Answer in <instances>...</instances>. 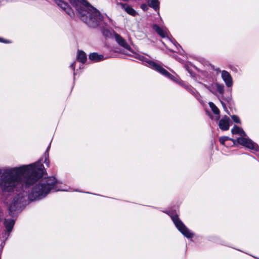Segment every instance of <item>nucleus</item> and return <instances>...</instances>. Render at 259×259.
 <instances>
[{
	"label": "nucleus",
	"mask_w": 259,
	"mask_h": 259,
	"mask_svg": "<svg viewBox=\"0 0 259 259\" xmlns=\"http://www.w3.org/2000/svg\"><path fill=\"white\" fill-rule=\"evenodd\" d=\"M44 165L38 161L29 165L6 169L1 174L0 186L4 191L10 192L19 184L29 187L44 175Z\"/></svg>",
	"instance_id": "1"
},
{
	"label": "nucleus",
	"mask_w": 259,
	"mask_h": 259,
	"mask_svg": "<svg viewBox=\"0 0 259 259\" xmlns=\"http://www.w3.org/2000/svg\"><path fill=\"white\" fill-rule=\"evenodd\" d=\"M77 17L91 28L109 26L112 25V19L106 15L103 16L100 11L89 3L84 8L79 9Z\"/></svg>",
	"instance_id": "2"
},
{
	"label": "nucleus",
	"mask_w": 259,
	"mask_h": 259,
	"mask_svg": "<svg viewBox=\"0 0 259 259\" xmlns=\"http://www.w3.org/2000/svg\"><path fill=\"white\" fill-rule=\"evenodd\" d=\"M56 181L54 177L41 180L32 190L34 198H39L45 196L56 184Z\"/></svg>",
	"instance_id": "3"
},
{
	"label": "nucleus",
	"mask_w": 259,
	"mask_h": 259,
	"mask_svg": "<svg viewBox=\"0 0 259 259\" xmlns=\"http://www.w3.org/2000/svg\"><path fill=\"white\" fill-rule=\"evenodd\" d=\"M139 59L143 62L147 63L151 68L157 71L162 75L174 81H177L176 78L172 74H171L170 73H169L164 68H163L160 65L156 63V62L153 61L149 60V59L143 56H140Z\"/></svg>",
	"instance_id": "4"
},
{
	"label": "nucleus",
	"mask_w": 259,
	"mask_h": 259,
	"mask_svg": "<svg viewBox=\"0 0 259 259\" xmlns=\"http://www.w3.org/2000/svg\"><path fill=\"white\" fill-rule=\"evenodd\" d=\"M172 220L177 228L187 238H191L193 236V234L190 232L182 221L180 220L178 215L173 216Z\"/></svg>",
	"instance_id": "5"
},
{
	"label": "nucleus",
	"mask_w": 259,
	"mask_h": 259,
	"mask_svg": "<svg viewBox=\"0 0 259 259\" xmlns=\"http://www.w3.org/2000/svg\"><path fill=\"white\" fill-rule=\"evenodd\" d=\"M24 197L22 194H19L13 199L12 203L9 207V214L13 215L14 212L21 207V204L24 202Z\"/></svg>",
	"instance_id": "6"
},
{
	"label": "nucleus",
	"mask_w": 259,
	"mask_h": 259,
	"mask_svg": "<svg viewBox=\"0 0 259 259\" xmlns=\"http://www.w3.org/2000/svg\"><path fill=\"white\" fill-rule=\"evenodd\" d=\"M56 4L63 10L70 17H73L74 13L68 4L62 0H55Z\"/></svg>",
	"instance_id": "7"
},
{
	"label": "nucleus",
	"mask_w": 259,
	"mask_h": 259,
	"mask_svg": "<svg viewBox=\"0 0 259 259\" xmlns=\"http://www.w3.org/2000/svg\"><path fill=\"white\" fill-rule=\"evenodd\" d=\"M237 143L240 145L245 146L249 149H254L255 144L250 140L246 138L245 137H241L237 139Z\"/></svg>",
	"instance_id": "8"
},
{
	"label": "nucleus",
	"mask_w": 259,
	"mask_h": 259,
	"mask_svg": "<svg viewBox=\"0 0 259 259\" xmlns=\"http://www.w3.org/2000/svg\"><path fill=\"white\" fill-rule=\"evenodd\" d=\"M232 121L229 117L225 115L221 119L219 122V126L222 131H227L229 130Z\"/></svg>",
	"instance_id": "9"
},
{
	"label": "nucleus",
	"mask_w": 259,
	"mask_h": 259,
	"mask_svg": "<svg viewBox=\"0 0 259 259\" xmlns=\"http://www.w3.org/2000/svg\"><path fill=\"white\" fill-rule=\"evenodd\" d=\"M69 1L71 5L75 9L76 15L78 13L80 8L83 9L84 7L89 3L85 0H69Z\"/></svg>",
	"instance_id": "10"
},
{
	"label": "nucleus",
	"mask_w": 259,
	"mask_h": 259,
	"mask_svg": "<svg viewBox=\"0 0 259 259\" xmlns=\"http://www.w3.org/2000/svg\"><path fill=\"white\" fill-rule=\"evenodd\" d=\"M113 38L115 39V40L119 45L126 49V50H130L131 47L129 46V45L127 43L126 40L119 34H118L116 32H114Z\"/></svg>",
	"instance_id": "11"
},
{
	"label": "nucleus",
	"mask_w": 259,
	"mask_h": 259,
	"mask_svg": "<svg viewBox=\"0 0 259 259\" xmlns=\"http://www.w3.org/2000/svg\"><path fill=\"white\" fill-rule=\"evenodd\" d=\"M222 78L227 87H231L233 84V80L230 74L226 70L222 71Z\"/></svg>",
	"instance_id": "12"
},
{
	"label": "nucleus",
	"mask_w": 259,
	"mask_h": 259,
	"mask_svg": "<svg viewBox=\"0 0 259 259\" xmlns=\"http://www.w3.org/2000/svg\"><path fill=\"white\" fill-rule=\"evenodd\" d=\"M117 4L119 5L121 7L122 9L124 10V11L127 14H128L133 16H135L136 15L137 13H136V11L134 9H133L131 7H130L129 5H128L126 4H123V3H118V2H117Z\"/></svg>",
	"instance_id": "13"
},
{
	"label": "nucleus",
	"mask_w": 259,
	"mask_h": 259,
	"mask_svg": "<svg viewBox=\"0 0 259 259\" xmlns=\"http://www.w3.org/2000/svg\"><path fill=\"white\" fill-rule=\"evenodd\" d=\"M106 26H103V27H99L101 28L103 35L106 38H110L114 37V32H115L113 30H110L106 28Z\"/></svg>",
	"instance_id": "14"
},
{
	"label": "nucleus",
	"mask_w": 259,
	"mask_h": 259,
	"mask_svg": "<svg viewBox=\"0 0 259 259\" xmlns=\"http://www.w3.org/2000/svg\"><path fill=\"white\" fill-rule=\"evenodd\" d=\"M153 29L161 37H165L167 35L166 30L160 28L158 25L154 24L152 26Z\"/></svg>",
	"instance_id": "15"
},
{
	"label": "nucleus",
	"mask_w": 259,
	"mask_h": 259,
	"mask_svg": "<svg viewBox=\"0 0 259 259\" xmlns=\"http://www.w3.org/2000/svg\"><path fill=\"white\" fill-rule=\"evenodd\" d=\"M89 59L95 62H98L104 60V57L103 55H99L97 53H91L89 55Z\"/></svg>",
	"instance_id": "16"
},
{
	"label": "nucleus",
	"mask_w": 259,
	"mask_h": 259,
	"mask_svg": "<svg viewBox=\"0 0 259 259\" xmlns=\"http://www.w3.org/2000/svg\"><path fill=\"white\" fill-rule=\"evenodd\" d=\"M148 6L152 8L155 11H159V3L158 0H147Z\"/></svg>",
	"instance_id": "17"
},
{
	"label": "nucleus",
	"mask_w": 259,
	"mask_h": 259,
	"mask_svg": "<svg viewBox=\"0 0 259 259\" xmlns=\"http://www.w3.org/2000/svg\"><path fill=\"white\" fill-rule=\"evenodd\" d=\"M15 222L13 220H6L5 221V225L7 231L8 232V235L9 233L11 232L13 229V226L14 225Z\"/></svg>",
	"instance_id": "18"
},
{
	"label": "nucleus",
	"mask_w": 259,
	"mask_h": 259,
	"mask_svg": "<svg viewBox=\"0 0 259 259\" xmlns=\"http://www.w3.org/2000/svg\"><path fill=\"white\" fill-rule=\"evenodd\" d=\"M184 87L192 95H194L195 97L199 101H200V95L199 94L195 91L194 89L191 88L190 87H189L188 85L187 84H184Z\"/></svg>",
	"instance_id": "19"
},
{
	"label": "nucleus",
	"mask_w": 259,
	"mask_h": 259,
	"mask_svg": "<svg viewBox=\"0 0 259 259\" xmlns=\"http://www.w3.org/2000/svg\"><path fill=\"white\" fill-rule=\"evenodd\" d=\"M87 59L86 54L82 51H78L77 55V60L82 63H84Z\"/></svg>",
	"instance_id": "20"
},
{
	"label": "nucleus",
	"mask_w": 259,
	"mask_h": 259,
	"mask_svg": "<svg viewBox=\"0 0 259 259\" xmlns=\"http://www.w3.org/2000/svg\"><path fill=\"white\" fill-rule=\"evenodd\" d=\"M231 132L233 134H238L241 137H245L246 134L244 131L238 126H234L232 129Z\"/></svg>",
	"instance_id": "21"
},
{
	"label": "nucleus",
	"mask_w": 259,
	"mask_h": 259,
	"mask_svg": "<svg viewBox=\"0 0 259 259\" xmlns=\"http://www.w3.org/2000/svg\"><path fill=\"white\" fill-rule=\"evenodd\" d=\"M215 93L218 92L220 94L222 95L224 91V85L223 84L214 83Z\"/></svg>",
	"instance_id": "22"
},
{
	"label": "nucleus",
	"mask_w": 259,
	"mask_h": 259,
	"mask_svg": "<svg viewBox=\"0 0 259 259\" xmlns=\"http://www.w3.org/2000/svg\"><path fill=\"white\" fill-rule=\"evenodd\" d=\"M209 107L211 108L213 113H220L219 109L218 107L214 105V104L211 102H209L208 103Z\"/></svg>",
	"instance_id": "23"
},
{
	"label": "nucleus",
	"mask_w": 259,
	"mask_h": 259,
	"mask_svg": "<svg viewBox=\"0 0 259 259\" xmlns=\"http://www.w3.org/2000/svg\"><path fill=\"white\" fill-rule=\"evenodd\" d=\"M171 42L176 47V48H177V50H178V53H179L180 54H182V53L180 52V51L179 50V48L181 49L183 51V49H182L181 48V46L177 42V41L173 39H171L170 40Z\"/></svg>",
	"instance_id": "24"
},
{
	"label": "nucleus",
	"mask_w": 259,
	"mask_h": 259,
	"mask_svg": "<svg viewBox=\"0 0 259 259\" xmlns=\"http://www.w3.org/2000/svg\"><path fill=\"white\" fill-rule=\"evenodd\" d=\"M204 85L207 90H208L212 93L215 94L214 87V84H212L210 85L204 84Z\"/></svg>",
	"instance_id": "25"
},
{
	"label": "nucleus",
	"mask_w": 259,
	"mask_h": 259,
	"mask_svg": "<svg viewBox=\"0 0 259 259\" xmlns=\"http://www.w3.org/2000/svg\"><path fill=\"white\" fill-rule=\"evenodd\" d=\"M210 118L214 120H218L220 119L219 114H209Z\"/></svg>",
	"instance_id": "26"
},
{
	"label": "nucleus",
	"mask_w": 259,
	"mask_h": 259,
	"mask_svg": "<svg viewBox=\"0 0 259 259\" xmlns=\"http://www.w3.org/2000/svg\"><path fill=\"white\" fill-rule=\"evenodd\" d=\"M232 118L234 120V121L236 123H240V119L237 115H233L232 116Z\"/></svg>",
	"instance_id": "27"
},
{
	"label": "nucleus",
	"mask_w": 259,
	"mask_h": 259,
	"mask_svg": "<svg viewBox=\"0 0 259 259\" xmlns=\"http://www.w3.org/2000/svg\"><path fill=\"white\" fill-rule=\"evenodd\" d=\"M228 139V138L227 137H221L220 138V142H221V143L224 145L225 141L227 140Z\"/></svg>",
	"instance_id": "28"
},
{
	"label": "nucleus",
	"mask_w": 259,
	"mask_h": 259,
	"mask_svg": "<svg viewBox=\"0 0 259 259\" xmlns=\"http://www.w3.org/2000/svg\"><path fill=\"white\" fill-rule=\"evenodd\" d=\"M141 8L144 11H147L148 10V6L146 4H142L141 6Z\"/></svg>",
	"instance_id": "29"
},
{
	"label": "nucleus",
	"mask_w": 259,
	"mask_h": 259,
	"mask_svg": "<svg viewBox=\"0 0 259 259\" xmlns=\"http://www.w3.org/2000/svg\"><path fill=\"white\" fill-rule=\"evenodd\" d=\"M70 67L73 70V71H74L75 68V62H74L70 64ZM73 74H74V75H75V72H73Z\"/></svg>",
	"instance_id": "30"
},
{
	"label": "nucleus",
	"mask_w": 259,
	"mask_h": 259,
	"mask_svg": "<svg viewBox=\"0 0 259 259\" xmlns=\"http://www.w3.org/2000/svg\"><path fill=\"white\" fill-rule=\"evenodd\" d=\"M0 42H3L5 43H9L10 42L9 40H4L3 38L0 37Z\"/></svg>",
	"instance_id": "31"
},
{
	"label": "nucleus",
	"mask_w": 259,
	"mask_h": 259,
	"mask_svg": "<svg viewBox=\"0 0 259 259\" xmlns=\"http://www.w3.org/2000/svg\"><path fill=\"white\" fill-rule=\"evenodd\" d=\"M222 104V105L224 108V110L226 112H229V111H228L227 110V107H226V106L225 105L224 103L223 102H221Z\"/></svg>",
	"instance_id": "32"
},
{
	"label": "nucleus",
	"mask_w": 259,
	"mask_h": 259,
	"mask_svg": "<svg viewBox=\"0 0 259 259\" xmlns=\"http://www.w3.org/2000/svg\"><path fill=\"white\" fill-rule=\"evenodd\" d=\"M3 215V213L2 212V209L0 208V221L1 220V218Z\"/></svg>",
	"instance_id": "33"
}]
</instances>
